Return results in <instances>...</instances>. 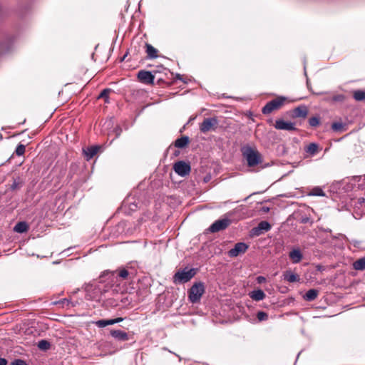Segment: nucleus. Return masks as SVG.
<instances>
[{"instance_id":"f257e3e1","label":"nucleus","mask_w":365,"mask_h":365,"mask_svg":"<svg viewBox=\"0 0 365 365\" xmlns=\"http://www.w3.org/2000/svg\"><path fill=\"white\" fill-rule=\"evenodd\" d=\"M120 292H121V287L119 284L108 285L101 283L97 286H89L86 288V299L98 301L103 299V296L106 297L107 294H115ZM108 296L109 294H108Z\"/></svg>"},{"instance_id":"f03ea898","label":"nucleus","mask_w":365,"mask_h":365,"mask_svg":"<svg viewBox=\"0 0 365 365\" xmlns=\"http://www.w3.org/2000/svg\"><path fill=\"white\" fill-rule=\"evenodd\" d=\"M338 245L339 237L332 235L331 230H322L321 228V250L324 249V252L327 255L333 254Z\"/></svg>"},{"instance_id":"7ed1b4c3","label":"nucleus","mask_w":365,"mask_h":365,"mask_svg":"<svg viewBox=\"0 0 365 365\" xmlns=\"http://www.w3.org/2000/svg\"><path fill=\"white\" fill-rule=\"evenodd\" d=\"M241 151L249 167H255L262 162L261 154L256 149L247 145L243 147Z\"/></svg>"},{"instance_id":"20e7f679","label":"nucleus","mask_w":365,"mask_h":365,"mask_svg":"<svg viewBox=\"0 0 365 365\" xmlns=\"http://www.w3.org/2000/svg\"><path fill=\"white\" fill-rule=\"evenodd\" d=\"M196 274L195 269H187L178 270L173 276V282L175 284H183L190 281Z\"/></svg>"},{"instance_id":"39448f33","label":"nucleus","mask_w":365,"mask_h":365,"mask_svg":"<svg viewBox=\"0 0 365 365\" xmlns=\"http://www.w3.org/2000/svg\"><path fill=\"white\" fill-rule=\"evenodd\" d=\"M204 292V284L200 282L195 283L188 291L189 300L193 304L198 302Z\"/></svg>"},{"instance_id":"423d86ee","label":"nucleus","mask_w":365,"mask_h":365,"mask_svg":"<svg viewBox=\"0 0 365 365\" xmlns=\"http://www.w3.org/2000/svg\"><path fill=\"white\" fill-rule=\"evenodd\" d=\"M286 98L283 96H278L277 98L269 101L262 108V112L264 115H269L272 111L279 110L284 103Z\"/></svg>"},{"instance_id":"0eeeda50","label":"nucleus","mask_w":365,"mask_h":365,"mask_svg":"<svg viewBox=\"0 0 365 365\" xmlns=\"http://www.w3.org/2000/svg\"><path fill=\"white\" fill-rule=\"evenodd\" d=\"M218 120L215 117L207 118L200 124V130L202 133L215 131L218 126Z\"/></svg>"},{"instance_id":"6e6552de","label":"nucleus","mask_w":365,"mask_h":365,"mask_svg":"<svg viewBox=\"0 0 365 365\" xmlns=\"http://www.w3.org/2000/svg\"><path fill=\"white\" fill-rule=\"evenodd\" d=\"M231 223L228 218L220 219L215 221L209 227V231L212 233L217 232L225 230Z\"/></svg>"},{"instance_id":"1a4fd4ad","label":"nucleus","mask_w":365,"mask_h":365,"mask_svg":"<svg viewBox=\"0 0 365 365\" xmlns=\"http://www.w3.org/2000/svg\"><path fill=\"white\" fill-rule=\"evenodd\" d=\"M173 170L179 175L185 177L189 175L191 168L189 163L182 160H180L174 164Z\"/></svg>"},{"instance_id":"9d476101","label":"nucleus","mask_w":365,"mask_h":365,"mask_svg":"<svg viewBox=\"0 0 365 365\" xmlns=\"http://www.w3.org/2000/svg\"><path fill=\"white\" fill-rule=\"evenodd\" d=\"M248 249V245L245 242H237L234 247L228 251V255L230 257H236L240 255L244 254Z\"/></svg>"},{"instance_id":"9b49d317","label":"nucleus","mask_w":365,"mask_h":365,"mask_svg":"<svg viewBox=\"0 0 365 365\" xmlns=\"http://www.w3.org/2000/svg\"><path fill=\"white\" fill-rule=\"evenodd\" d=\"M271 228L272 226L267 221H261L257 227L252 229L251 233L253 236H259L269 231Z\"/></svg>"},{"instance_id":"f8f14e48","label":"nucleus","mask_w":365,"mask_h":365,"mask_svg":"<svg viewBox=\"0 0 365 365\" xmlns=\"http://www.w3.org/2000/svg\"><path fill=\"white\" fill-rule=\"evenodd\" d=\"M107 274H109L108 278H110L112 279L114 278H115L116 279H118V278H120L121 279H128V278H130L131 273L129 272V271L127 269L122 267L115 271L108 272Z\"/></svg>"},{"instance_id":"ddd939ff","label":"nucleus","mask_w":365,"mask_h":365,"mask_svg":"<svg viewBox=\"0 0 365 365\" xmlns=\"http://www.w3.org/2000/svg\"><path fill=\"white\" fill-rule=\"evenodd\" d=\"M274 128L277 130L293 131L296 130L295 124L292 122H287L283 119H277L275 121Z\"/></svg>"},{"instance_id":"4468645a","label":"nucleus","mask_w":365,"mask_h":365,"mask_svg":"<svg viewBox=\"0 0 365 365\" xmlns=\"http://www.w3.org/2000/svg\"><path fill=\"white\" fill-rule=\"evenodd\" d=\"M138 80L145 84H153L155 76L150 71L141 70L138 73Z\"/></svg>"},{"instance_id":"2eb2a0df","label":"nucleus","mask_w":365,"mask_h":365,"mask_svg":"<svg viewBox=\"0 0 365 365\" xmlns=\"http://www.w3.org/2000/svg\"><path fill=\"white\" fill-rule=\"evenodd\" d=\"M110 336L118 341H126L129 339L128 334L120 329H111L110 331Z\"/></svg>"},{"instance_id":"dca6fc26","label":"nucleus","mask_w":365,"mask_h":365,"mask_svg":"<svg viewBox=\"0 0 365 365\" xmlns=\"http://www.w3.org/2000/svg\"><path fill=\"white\" fill-rule=\"evenodd\" d=\"M308 114L307 108L305 106H299L292 110L293 118H306Z\"/></svg>"},{"instance_id":"f3484780","label":"nucleus","mask_w":365,"mask_h":365,"mask_svg":"<svg viewBox=\"0 0 365 365\" xmlns=\"http://www.w3.org/2000/svg\"><path fill=\"white\" fill-rule=\"evenodd\" d=\"M289 257L294 264L299 263L303 258L299 249H294L289 253Z\"/></svg>"},{"instance_id":"a211bd4d","label":"nucleus","mask_w":365,"mask_h":365,"mask_svg":"<svg viewBox=\"0 0 365 365\" xmlns=\"http://www.w3.org/2000/svg\"><path fill=\"white\" fill-rule=\"evenodd\" d=\"M319 145L315 143H312L304 147L305 157H312L318 153Z\"/></svg>"},{"instance_id":"6ab92c4d","label":"nucleus","mask_w":365,"mask_h":365,"mask_svg":"<svg viewBox=\"0 0 365 365\" xmlns=\"http://www.w3.org/2000/svg\"><path fill=\"white\" fill-rule=\"evenodd\" d=\"M283 277L284 280L290 283L299 282L300 280V277H299V275L293 273L289 270L284 272L283 274Z\"/></svg>"},{"instance_id":"aec40b11","label":"nucleus","mask_w":365,"mask_h":365,"mask_svg":"<svg viewBox=\"0 0 365 365\" xmlns=\"http://www.w3.org/2000/svg\"><path fill=\"white\" fill-rule=\"evenodd\" d=\"M341 185V184L340 182H334L331 185L329 192L330 197L332 198V200H336V197L339 192Z\"/></svg>"},{"instance_id":"412c9836","label":"nucleus","mask_w":365,"mask_h":365,"mask_svg":"<svg viewBox=\"0 0 365 365\" xmlns=\"http://www.w3.org/2000/svg\"><path fill=\"white\" fill-rule=\"evenodd\" d=\"M148 58L153 59L158 57V51L149 43L145 44Z\"/></svg>"},{"instance_id":"4be33fe9","label":"nucleus","mask_w":365,"mask_h":365,"mask_svg":"<svg viewBox=\"0 0 365 365\" xmlns=\"http://www.w3.org/2000/svg\"><path fill=\"white\" fill-rule=\"evenodd\" d=\"M189 142H190L189 137L184 135L180 138H178L175 141L174 145H175V147H176V148H184L188 145Z\"/></svg>"},{"instance_id":"5701e85b","label":"nucleus","mask_w":365,"mask_h":365,"mask_svg":"<svg viewBox=\"0 0 365 365\" xmlns=\"http://www.w3.org/2000/svg\"><path fill=\"white\" fill-rule=\"evenodd\" d=\"M29 225L26 222H19L14 227V231L17 233L26 232L29 230Z\"/></svg>"},{"instance_id":"b1692460","label":"nucleus","mask_w":365,"mask_h":365,"mask_svg":"<svg viewBox=\"0 0 365 365\" xmlns=\"http://www.w3.org/2000/svg\"><path fill=\"white\" fill-rule=\"evenodd\" d=\"M250 297L255 301H260L265 298L266 295L264 292L261 289H257L252 291L250 294Z\"/></svg>"},{"instance_id":"393cba45","label":"nucleus","mask_w":365,"mask_h":365,"mask_svg":"<svg viewBox=\"0 0 365 365\" xmlns=\"http://www.w3.org/2000/svg\"><path fill=\"white\" fill-rule=\"evenodd\" d=\"M98 148L96 146H91L84 150L85 155L87 157V160L92 158L98 152Z\"/></svg>"},{"instance_id":"a878e982","label":"nucleus","mask_w":365,"mask_h":365,"mask_svg":"<svg viewBox=\"0 0 365 365\" xmlns=\"http://www.w3.org/2000/svg\"><path fill=\"white\" fill-rule=\"evenodd\" d=\"M353 267L356 270H364L365 269V258H360L356 260L353 263Z\"/></svg>"},{"instance_id":"bb28decb","label":"nucleus","mask_w":365,"mask_h":365,"mask_svg":"<svg viewBox=\"0 0 365 365\" xmlns=\"http://www.w3.org/2000/svg\"><path fill=\"white\" fill-rule=\"evenodd\" d=\"M317 294L318 291L317 289H312L307 291V292L304 296V298L305 300L310 302L314 300L317 297Z\"/></svg>"},{"instance_id":"cd10ccee","label":"nucleus","mask_w":365,"mask_h":365,"mask_svg":"<svg viewBox=\"0 0 365 365\" xmlns=\"http://www.w3.org/2000/svg\"><path fill=\"white\" fill-rule=\"evenodd\" d=\"M354 98L357 101L365 100V91L361 90L354 91Z\"/></svg>"},{"instance_id":"c85d7f7f","label":"nucleus","mask_w":365,"mask_h":365,"mask_svg":"<svg viewBox=\"0 0 365 365\" xmlns=\"http://www.w3.org/2000/svg\"><path fill=\"white\" fill-rule=\"evenodd\" d=\"M50 346H51L50 343L48 341L44 340V339L39 341L38 343V347L41 350L46 351V350L50 348Z\"/></svg>"},{"instance_id":"c756f323","label":"nucleus","mask_w":365,"mask_h":365,"mask_svg":"<svg viewBox=\"0 0 365 365\" xmlns=\"http://www.w3.org/2000/svg\"><path fill=\"white\" fill-rule=\"evenodd\" d=\"M26 147L23 144H19L16 148L15 153L18 156L23 155L25 153Z\"/></svg>"},{"instance_id":"7c9ffc66","label":"nucleus","mask_w":365,"mask_h":365,"mask_svg":"<svg viewBox=\"0 0 365 365\" xmlns=\"http://www.w3.org/2000/svg\"><path fill=\"white\" fill-rule=\"evenodd\" d=\"M110 92V89L106 88L103 90L98 96V98H105L106 102H108V94Z\"/></svg>"},{"instance_id":"2f4dec72","label":"nucleus","mask_w":365,"mask_h":365,"mask_svg":"<svg viewBox=\"0 0 365 365\" xmlns=\"http://www.w3.org/2000/svg\"><path fill=\"white\" fill-rule=\"evenodd\" d=\"M10 48V42L0 43V55L8 51Z\"/></svg>"},{"instance_id":"473e14b6","label":"nucleus","mask_w":365,"mask_h":365,"mask_svg":"<svg viewBox=\"0 0 365 365\" xmlns=\"http://www.w3.org/2000/svg\"><path fill=\"white\" fill-rule=\"evenodd\" d=\"M22 185V182L20 180L19 178L15 179L13 182V183L11 185V190H15L16 189H19Z\"/></svg>"},{"instance_id":"72a5a7b5","label":"nucleus","mask_w":365,"mask_h":365,"mask_svg":"<svg viewBox=\"0 0 365 365\" xmlns=\"http://www.w3.org/2000/svg\"><path fill=\"white\" fill-rule=\"evenodd\" d=\"M57 303L62 304L63 306L66 304V306H71V307H75L77 304L76 302H72L68 299H63L62 300H60Z\"/></svg>"},{"instance_id":"f704fd0d","label":"nucleus","mask_w":365,"mask_h":365,"mask_svg":"<svg viewBox=\"0 0 365 365\" xmlns=\"http://www.w3.org/2000/svg\"><path fill=\"white\" fill-rule=\"evenodd\" d=\"M257 317L259 322H262L268 319V314L264 312H258L257 314Z\"/></svg>"},{"instance_id":"c9c22d12","label":"nucleus","mask_w":365,"mask_h":365,"mask_svg":"<svg viewBox=\"0 0 365 365\" xmlns=\"http://www.w3.org/2000/svg\"><path fill=\"white\" fill-rule=\"evenodd\" d=\"M342 128H343V124L341 123L335 122V123H332V125H331L332 130L336 132L341 130Z\"/></svg>"},{"instance_id":"e433bc0d","label":"nucleus","mask_w":365,"mask_h":365,"mask_svg":"<svg viewBox=\"0 0 365 365\" xmlns=\"http://www.w3.org/2000/svg\"><path fill=\"white\" fill-rule=\"evenodd\" d=\"M309 123L312 127L317 126L319 124V118L316 116L312 117L309 120Z\"/></svg>"},{"instance_id":"4c0bfd02","label":"nucleus","mask_w":365,"mask_h":365,"mask_svg":"<svg viewBox=\"0 0 365 365\" xmlns=\"http://www.w3.org/2000/svg\"><path fill=\"white\" fill-rule=\"evenodd\" d=\"M95 324L99 328H103L107 326L106 319H100L95 322Z\"/></svg>"},{"instance_id":"58836bf2","label":"nucleus","mask_w":365,"mask_h":365,"mask_svg":"<svg viewBox=\"0 0 365 365\" xmlns=\"http://www.w3.org/2000/svg\"><path fill=\"white\" fill-rule=\"evenodd\" d=\"M309 195L319 196V187H315L311 192H309Z\"/></svg>"},{"instance_id":"ea45409f","label":"nucleus","mask_w":365,"mask_h":365,"mask_svg":"<svg viewBox=\"0 0 365 365\" xmlns=\"http://www.w3.org/2000/svg\"><path fill=\"white\" fill-rule=\"evenodd\" d=\"M12 365H27L26 362L22 359H15L12 364Z\"/></svg>"},{"instance_id":"a19ab883","label":"nucleus","mask_w":365,"mask_h":365,"mask_svg":"<svg viewBox=\"0 0 365 365\" xmlns=\"http://www.w3.org/2000/svg\"><path fill=\"white\" fill-rule=\"evenodd\" d=\"M256 281L258 284H262L266 282V278L263 276H258Z\"/></svg>"},{"instance_id":"79ce46f5","label":"nucleus","mask_w":365,"mask_h":365,"mask_svg":"<svg viewBox=\"0 0 365 365\" xmlns=\"http://www.w3.org/2000/svg\"><path fill=\"white\" fill-rule=\"evenodd\" d=\"M344 99V96L342 95H338L334 97V100L335 101H341Z\"/></svg>"},{"instance_id":"37998d69","label":"nucleus","mask_w":365,"mask_h":365,"mask_svg":"<svg viewBox=\"0 0 365 365\" xmlns=\"http://www.w3.org/2000/svg\"><path fill=\"white\" fill-rule=\"evenodd\" d=\"M7 364V360L4 358L0 357V365H6Z\"/></svg>"},{"instance_id":"c03bdc74","label":"nucleus","mask_w":365,"mask_h":365,"mask_svg":"<svg viewBox=\"0 0 365 365\" xmlns=\"http://www.w3.org/2000/svg\"><path fill=\"white\" fill-rule=\"evenodd\" d=\"M122 130L119 127H117L115 129V132L116 133V137H118L120 135V133H121Z\"/></svg>"},{"instance_id":"a18cd8bd","label":"nucleus","mask_w":365,"mask_h":365,"mask_svg":"<svg viewBox=\"0 0 365 365\" xmlns=\"http://www.w3.org/2000/svg\"><path fill=\"white\" fill-rule=\"evenodd\" d=\"M106 323H107V326H108V325H113V324H115L114 319H106Z\"/></svg>"},{"instance_id":"49530a36","label":"nucleus","mask_w":365,"mask_h":365,"mask_svg":"<svg viewBox=\"0 0 365 365\" xmlns=\"http://www.w3.org/2000/svg\"><path fill=\"white\" fill-rule=\"evenodd\" d=\"M114 321H115V324H117V323L123 322V317H118V318L114 319Z\"/></svg>"},{"instance_id":"de8ad7c7","label":"nucleus","mask_w":365,"mask_h":365,"mask_svg":"<svg viewBox=\"0 0 365 365\" xmlns=\"http://www.w3.org/2000/svg\"><path fill=\"white\" fill-rule=\"evenodd\" d=\"M131 207L130 210H134L137 208V205L135 204L130 205Z\"/></svg>"},{"instance_id":"09e8293b","label":"nucleus","mask_w":365,"mask_h":365,"mask_svg":"<svg viewBox=\"0 0 365 365\" xmlns=\"http://www.w3.org/2000/svg\"><path fill=\"white\" fill-rule=\"evenodd\" d=\"M175 78L176 79L182 80V76L180 74L177 73Z\"/></svg>"},{"instance_id":"8fccbe9b","label":"nucleus","mask_w":365,"mask_h":365,"mask_svg":"<svg viewBox=\"0 0 365 365\" xmlns=\"http://www.w3.org/2000/svg\"><path fill=\"white\" fill-rule=\"evenodd\" d=\"M320 195H321V197L322 196H325V193H324V191L321 188V192H320Z\"/></svg>"},{"instance_id":"3c124183","label":"nucleus","mask_w":365,"mask_h":365,"mask_svg":"<svg viewBox=\"0 0 365 365\" xmlns=\"http://www.w3.org/2000/svg\"><path fill=\"white\" fill-rule=\"evenodd\" d=\"M209 180V178H205V182H207Z\"/></svg>"},{"instance_id":"603ef678","label":"nucleus","mask_w":365,"mask_h":365,"mask_svg":"<svg viewBox=\"0 0 365 365\" xmlns=\"http://www.w3.org/2000/svg\"><path fill=\"white\" fill-rule=\"evenodd\" d=\"M178 153H179V152H177V151H176V152L175 153V156H177V155H178Z\"/></svg>"},{"instance_id":"864d4df0","label":"nucleus","mask_w":365,"mask_h":365,"mask_svg":"<svg viewBox=\"0 0 365 365\" xmlns=\"http://www.w3.org/2000/svg\"><path fill=\"white\" fill-rule=\"evenodd\" d=\"M316 267L317 270H319V265H317Z\"/></svg>"}]
</instances>
